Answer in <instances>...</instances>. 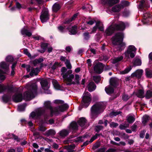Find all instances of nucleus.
<instances>
[{
	"label": "nucleus",
	"mask_w": 152,
	"mask_h": 152,
	"mask_svg": "<svg viewBox=\"0 0 152 152\" xmlns=\"http://www.w3.org/2000/svg\"><path fill=\"white\" fill-rule=\"evenodd\" d=\"M37 85L35 83L31 85L28 88V91L24 92L23 94L21 93H15L12 96L13 101L18 103L21 102L23 99L26 101H29L34 98L37 95Z\"/></svg>",
	"instance_id": "nucleus-1"
},
{
	"label": "nucleus",
	"mask_w": 152,
	"mask_h": 152,
	"mask_svg": "<svg viewBox=\"0 0 152 152\" xmlns=\"http://www.w3.org/2000/svg\"><path fill=\"white\" fill-rule=\"evenodd\" d=\"M104 105L101 103L97 102L94 104L91 107V118L95 119L104 111Z\"/></svg>",
	"instance_id": "nucleus-2"
},
{
	"label": "nucleus",
	"mask_w": 152,
	"mask_h": 152,
	"mask_svg": "<svg viewBox=\"0 0 152 152\" xmlns=\"http://www.w3.org/2000/svg\"><path fill=\"white\" fill-rule=\"evenodd\" d=\"M124 35L122 32H118L116 33L112 37L111 39L112 44L114 45H118L123 41Z\"/></svg>",
	"instance_id": "nucleus-3"
},
{
	"label": "nucleus",
	"mask_w": 152,
	"mask_h": 152,
	"mask_svg": "<svg viewBox=\"0 0 152 152\" xmlns=\"http://www.w3.org/2000/svg\"><path fill=\"white\" fill-rule=\"evenodd\" d=\"M81 104L83 107L87 108L91 101V96L88 92L84 93L82 97Z\"/></svg>",
	"instance_id": "nucleus-4"
},
{
	"label": "nucleus",
	"mask_w": 152,
	"mask_h": 152,
	"mask_svg": "<svg viewBox=\"0 0 152 152\" xmlns=\"http://www.w3.org/2000/svg\"><path fill=\"white\" fill-rule=\"evenodd\" d=\"M68 128L69 131L72 132V135L70 136L71 138H74L77 136V135H74L78 130V126L77 122L75 121H72L70 124Z\"/></svg>",
	"instance_id": "nucleus-5"
},
{
	"label": "nucleus",
	"mask_w": 152,
	"mask_h": 152,
	"mask_svg": "<svg viewBox=\"0 0 152 152\" xmlns=\"http://www.w3.org/2000/svg\"><path fill=\"white\" fill-rule=\"evenodd\" d=\"M6 90H7L8 93H14L18 91V89L12 85L4 86L0 84V93L4 92Z\"/></svg>",
	"instance_id": "nucleus-6"
},
{
	"label": "nucleus",
	"mask_w": 152,
	"mask_h": 152,
	"mask_svg": "<svg viewBox=\"0 0 152 152\" xmlns=\"http://www.w3.org/2000/svg\"><path fill=\"white\" fill-rule=\"evenodd\" d=\"M40 19L42 23L47 22L50 19L49 11L47 9L43 10L41 13Z\"/></svg>",
	"instance_id": "nucleus-7"
},
{
	"label": "nucleus",
	"mask_w": 152,
	"mask_h": 152,
	"mask_svg": "<svg viewBox=\"0 0 152 152\" xmlns=\"http://www.w3.org/2000/svg\"><path fill=\"white\" fill-rule=\"evenodd\" d=\"M94 64V69L95 72L98 74H101L103 71L104 65L103 63L99 62H96Z\"/></svg>",
	"instance_id": "nucleus-8"
},
{
	"label": "nucleus",
	"mask_w": 152,
	"mask_h": 152,
	"mask_svg": "<svg viewBox=\"0 0 152 152\" xmlns=\"http://www.w3.org/2000/svg\"><path fill=\"white\" fill-rule=\"evenodd\" d=\"M102 3L104 5L108 4L109 6L112 7L114 5L118 3L120 0H101Z\"/></svg>",
	"instance_id": "nucleus-9"
},
{
	"label": "nucleus",
	"mask_w": 152,
	"mask_h": 152,
	"mask_svg": "<svg viewBox=\"0 0 152 152\" xmlns=\"http://www.w3.org/2000/svg\"><path fill=\"white\" fill-rule=\"evenodd\" d=\"M113 26L115 31H123L125 29L126 27L125 24L123 22L115 24Z\"/></svg>",
	"instance_id": "nucleus-10"
},
{
	"label": "nucleus",
	"mask_w": 152,
	"mask_h": 152,
	"mask_svg": "<svg viewBox=\"0 0 152 152\" xmlns=\"http://www.w3.org/2000/svg\"><path fill=\"white\" fill-rule=\"evenodd\" d=\"M139 8L140 9H143L144 8L148 9L150 7V5L149 3L146 0H142L140 2L139 5Z\"/></svg>",
	"instance_id": "nucleus-11"
},
{
	"label": "nucleus",
	"mask_w": 152,
	"mask_h": 152,
	"mask_svg": "<svg viewBox=\"0 0 152 152\" xmlns=\"http://www.w3.org/2000/svg\"><path fill=\"white\" fill-rule=\"evenodd\" d=\"M143 71L142 69H138L135 72L132 73L131 75L132 77H136L138 79L141 78L142 75Z\"/></svg>",
	"instance_id": "nucleus-12"
},
{
	"label": "nucleus",
	"mask_w": 152,
	"mask_h": 152,
	"mask_svg": "<svg viewBox=\"0 0 152 152\" xmlns=\"http://www.w3.org/2000/svg\"><path fill=\"white\" fill-rule=\"evenodd\" d=\"M115 31L114 26L111 25L109 26L105 30V33L107 36H110L114 33Z\"/></svg>",
	"instance_id": "nucleus-13"
},
{
	"label": "nucleus",
	"mask_w": 152,
	"mask_h": 152,
	"mask_svg": "<svg viewBox=\"0 0 152 152\" xmlns=\"http://www.w3.org/2000/svg\"><path fill=\"white\" fill-rule=\"evenodd\" d=\"M143 20L142 21V22L144 24L150 21L149 19L152 18V15L149 13H146L143 14Z\"/></svg>",
	"instance_id": "nucleus-14"
},
{
	"label": "nucleus",
	"mask_w": 152,
	"mask_h": 152,
	"mask_svg": "<svg viewBox=\"0 0 152 152\" xmlns=\"http://www.w3.org/2000/svg\"><path fill=\"white\" fill-rule=\"evenodd\" d=\"M110 86L113 88H116L119 85L118 80L114 77L111 78L110 80Z\"/></svg>",
	"instance_id": "nucleus-15"
},
{
	"label": "nucleus",
	"mask_w": 152,
	"mask_h": 152,
	"mask_svg": "<svg viewBox=\"0 0 152 152\" xmlns=\"http://www.w3.org/2000/svg\"><path fill=\"white\" fill-rule=\"evenodd\" d=\"M145 92L143 89H139L134 92L135 94L138 98H143L145 97Z\"/></svg>",
	"instance_id": "nucleus-16"
},
{
	"label": "nucleus",
	"mask_w": 152,
	"mask_h": 152,
	"mask_svg": "<svg viewBox=\"0 0 152 152\" xmlns=\"http://www.w3.org/2000/svg\"><path fill=\"white\" fill-rule=\"evenodd\" d=\"M0 68L4 69V71H6L7 72L9 69V64L5 61H2L0 63Z\"/></svg>",
	"instance_id": "nucleus-17"
},
{
	"label": "nucleus",
	"mask_w": 152,
	"mask_h": 152,
	"mask_svg": "<svg viewBox=\"0 0 152 152\" xmlns=\"http://www.w3.org/2000/svg\"><path fill=\"white\" fill-rule=\"evenodd\" d=\"M96 86L95 83L93 81H91L89 83L88 90L90 92H91L94 91L96 88Z\"/></svg>",
	"instance_id": "nucleus-18"
},
{
	"label": "nucleus",
	"mask_w": 152,
	"mask_h": 152,
	"mask_svg": "<svg viewBox=\"0 0 152 152\" xmlns=\"http://www.w3.org/2000/svg\"><path fill=\"white\" fill-rule=\"evenodd\" d=\"M40 83L42 88L44 90H45V88H48V82L46 79L42 80L40 82Z\"/></svg>",
	"instance_id": "nucleus-19"
},
{
	"label": "nucleus",
	"mask_w": 152,
	"mask_h": 152,
	"mask_svg": "<svg viewBox=\"0 0 152 152\" xmlns=\"http://www.w3.org/2000/svg\"><path fill=\"white\" fill-rule=\"evenodd\" d=\"M39 71L40 70L38 67L36 68H32L31 71L29 73V75L31 77L34 76V74L35 75H37Z\"/></svg>",
	"instance_id": "nucleus-20"
},
{
	"label": "nucleus",
	"mask_w": 152,
	"mask_h": 152,
	"mask_svg": "<svg viewBox=\"0 0 152 152\" xmlns=\"http://www.w3.org/2000/svg\"><path fill=\"white\" fill-rule=\"evenodd\" d=\"M69 131L66 129H63L59 132V134L62 137H65L69 134Z\"/></svg>",
	"instance_id": "nucleus-21"
},
{
	"label": "nucleus",
	"mask_w": 152,
	"mask_h": 152,
	"mask_svg": "<svg viewBox=\"0 0 152 152\" xmlns=\"http://www.w3.org/2000/svg\"><path fill=\"white\" fill-rule=\"evenodd\" d=\"M86 122V120L84 117H81L77 121V123L81 127L83 126Z\"/></svg>",
	"instance_id": "nucleus-22"
},
{
	"label": "nucleus",
	"mask_w": 152,
	"mask_h": 152,
	"mask_svg": "<svg viewBox=\"0 0 152 152\" xmlns=\"http://www.w3.org/2000/svg\"><path fill=\"white\" fill-rule=\"evenodd\" d=\"M69 107V106L66 104H64L62 105L59 106L58 109L60 111L64 112L65 110L67 109Z\"/></svg>",
	"instance_id": "nucleus-23"
},
{
	"label": "nucleus",
	"mask_w": 152,
	"mask_h": 152,
	"mask_svg": "<svg viewBox=\"0 0 152 152\" xmlns=\"http://www.w3.org/2000/svg\"><path fill=\"white\" fill-rule=\"evenodd\" d=\"M77 26L76 25L72 26L70 29L69 30V32L70 33L71 35H75L77 33Z\"/></svg>",
	"instance_id": "nucleus-24"
},
{
	"label": "nucleus",
	"mask_w": 152,
	"mask_h": 152,
	"mask_svg": "<svg viewBox=\"0 0 152 152\" xmlns=\"http://www.w3.org/2000/svg\"><path fill=\"white\" fill-rule=\"evenodd\" d=\"M61 7L59 4L55 3L52 7L53 11L55 13H56L60 9Z\"/></svg>",
	"instance_id": "nucleus-25"
},
{
	"label": "nucleus",
	"mask_w": 152,
	"mask_h": 152,
	"mask_svg": "<svg viewBox=\"0 0 152 152\" xmlns=\"http://www.w3.org/2000/svg\"><path fill=\"white\" fill-rule=\"evenodd\" d=\"M105 90L106 93L108 94H113L114 91V88L110 86L108 87H106Z\"/></svg>",
	"instance_id": "nucleus-26"
},
{
	"label": "nucleus",
	"mask_w": 152,
	"mask_h": 152,
	"mask_svg": "<svg viewBox=\"0 0 152 152\" xmlns=\"http://www.w3.org/2000/svg\"><path fill=\"white\" fill-rule=\"evenodd\" d=\"M21 33L23 35H26L28 37H30L32 35V33L28 31L25 28H23L21 31Z\"/></svg>",
	"instance_id": "nucleus-27"
},
{
	"label": "nucleus",
	"mask_w": 152,
	"mask_h": 152,
	"mask_svg": "<svg viewBox=\"0 0 152 152\" xmlns=\"http://www.w3.org/2000/svg\"><path fill=\"white\" fill-rule=\"evenodd\" d=\"M126 57L127 58H129V56L132 58H134L135 54L133 52H131L128 50H126L125 53Z\"/></svg>",
	"instance_id": "nucleus-28"
},
{
	"label": "nucleus",
	"mask_w": 152,
	"mask_h": 152,
	"mask_svg": "<svg viewBox=\"0 0 152 152\" xmlns=\"http://www.w3.org/2000/svg\"><path fill=\"white\" fill-rule=\"evenodd\" d=\"M51 102L50 101H47L45 102L44 105L46 109H49L50 110V111H52L53 107L51 105Z\"/></svg>",
	"instance_id": "nucleus-29"
},
{
	"label": "nucleus",
	"mask_w": 152,
	"mask_h": 152,
	"mask_svg": "<svg viewBox=\"0 0 152 152\" xmlns=\"http://www.w3.org/2000/svg\"><path fill=\"white\" fill-rule=\"evenodd\" d=\"M11 99V96H9L7 94H4L2 96V99L3 101L5 103H7L10 101Z\"/></svg>",
	"instance_id": "nucleus-30"
},
{
	"label": "nucleus",
	"mask_w": 152,
	"mask_h": 152,
	"mask_svg": "<svg viewBox=\"0 0 152 152\" xmlns=\"http://www.w3.org/2000/svg\"><path fill=\"white\" fill-rule=\"evenodd\" d=\"M145 75L148 78H151L152 77V70L147 68L145 69Z\"/></svg>",
	"instance_id": "nucleus-31"
},
{
	"label": "nucleus",
	"mask_w": 152,
	"mask_h": 152,
	"mask_svg": "<svg viewBox=\"0 0 152 152\" xmlns=\"http://www.w3.org/2000/svg\"><path fill=\"white\" fill-rule=\"evenodd\" d=\"M145 97L146 99H149L152 98V91L150 90L147 91L145 95Z\"/></svg>",
	"instance_id": "nucleus-32"
},
{
	"label": "nucleus",
	"mask_w": 152,
	"mask_h": 152,
	"mask_svg": "<svg viewBox=\"0 0 152 152\" xmlns=\"http://www.w3.org/2000/svg\"><path fill=\"white\" fill-rule=\"evenodd\" d=\"M121 10V7L119 5H116L112 7V11L113 12H118Z\"/></svg>",
	"instance_id": "nucleus-33"
},
{
	"label": "nucleus",
	"mask_w": 152,
	"mask_h": 152,
	"mask_svg": "<svg viewBox=\"0 0 152 152\" xmlns=\"http://www.w3.org/2000/svg\"><path fill=\"white\" fill-rule=\"evenodd\" d=\"M7 72L6 71H4L3 70L0 69V80L3 81L6 78L5 76L3 74H7Z\"/></svg>",
	"instance_id": "nucleus-34"
},
{
	"label": "nucleus",
	"mask_w": 152,
	"mask_h": 152,
	"mask_svg": "<svg viewBox=\"0 0 152 152\" xmlns=\"http://www.w3.org/2000/svg\"><path fill=\"white\" fill-rule=\"evenodd\" d=\"M142 64L141 60L139 58H137L134 61L133 64L134 66H140Z\"/></svg>",
	"instance_id": "nucleus-35"
},
{
	"label": "nucleus",
	"mask_w": 152,
	"mask_h": 152,
	"mask_svg": "<svg viewBox=\"0 0 152 152\" xmlns=\"http://www.w3.org/2000/svg\"><path fill=\"white\" fill-rule=\"evenodd\" d=\"M8 137L10 138L14 139L15 140H16L17 142H20V139L18 138V136L15 135L14 134H9L8 135Z\"/></svg>",
	"instance_id": "nucleus-36"
},
{
	"label": "nucleus",
	"mask_w": 152,
	"mask_h": 152,
	"mask_svg": "<svg viewBox=\"0 0 152 152\" xmlns=\"http://www.w3.org/2000/svg\"><path fill=\"white\" fill-rule=\"evenodd\" d=\"M26 106V103H24L18 106V109L19 111H24Z\"/></svg>",
	"instance_id": "nucleus-37"
},
{
	"label": "nucleus",
	"mask_w": 152,
	"mask_h": 152,
	"mask_svg": "<svg viewBox=\"0 0 152 152\" xmlns=\"http://www.w3.org/2000/svg\"><path fill=\"white\" fill-rule=\"evenodd\" d=\"M149 116L147 115H145L143 116L142 122L144 126L146 125L147 123L149 121Z\"/></svg>",
	"instance_id": "nucleus-38"
},
{
	"label": "nucleus",
	"mask_w": 152,
	"mask_h": 152,
	"mask_svg": "<svg viewBox=\"0 0 152 152\" xmlns=\"http://www.w3.org/2000/svg\"><path fill=\"white\" fill-rule=\"evenodd\" d=\"M45 133L47 136H49L50 135H55L56 134V132L54 130L50 129L47 131Z\"/></svg>",
	"instance_id": "nucleus-39"
},
{
	"label": "nucleus",
	"mask_w": 152,
	"mask_h": 152,
	"mask_svg": "<svg viewBox=\"0 0 152 152\" xmlns=\"http://www.w3.org/2000/svg\"><path fill=\"white\" fill-rule=\"evenodd\" d=\"M132 68L131 66L127 67L124 70L120 72L121 74H125L128 73L132 69Z\"/></svg>",
	"instance_id": "nucleus-40"
},
{
	"label": "nucleus",
	"mask_w": 152,
	"mask_h": 152,
	"mask_svg": "<svg viewBox=\"0 0 152 152\" xmlns=\"http://www.w3.org/2000/svg\"><path fill=\"white\" fill-rule=\"evenodd\" d=\"M126 120L127 122L130 124L132 123L135 120V118L132 116L127 117Z\"/></svg>",
	"instance_id": "nucleus-41"
},
{
	"label": "nucleus",
	"mask_w": 152,
	"mask_h": 152,
	"mask_svg": "<svg viewBox=\"0 0 152 152\" xmlns=\"http://www.w3.org/2000/svg\"><path fill=\"white\" fill-rule=\"evenodd\" d=\"M83 39L84 40L88 41L90 38V36L89 35V33L88 32H84L83 34Z\"/></svg>",
	"instance_id": "nucleus-42"
},
{
	"label": "nucleus",
	"mask_w": 152,
	"mask_h": 152,
	"mask_svg": "<svg viewBox=\"0 0 152 152\" xmlns=\"http://www.w3.org/2000/svg\"><path fill=\"white\" fill-rule=\"evenodd\" d=\"M136 50L137 49L133 45H129L127 50L131 52H136Z\"/></svg>",
	"instance_id": "nucleus-43"
},
{
	"label": "nucleus",
	"mask_w": 152,
	"mask_h": 152,
	"mask_svg": "<svg viewBox=\"0 0 152 152\" xmlns=\"http://www.w3.org/2000/svg\"><path fill=\"white\" fill-rule=\"evenodd\" d=\"M53 83L55 88L57 90H60L61 86L58 84L57 81L55 80L53 81Z\"/></svg>",
	"instance_id": "nucleus-44"
},
{
	"label": "nucleus",
	"mask_w": 152,
	"mask_h": 152,
	"mask_svg": "<svg viewBox=\"0 0 152 152\" xmlns=\"http://www.w3.org/2000/svg\"><path fill=\"white\" fill-rule=\"evenodd\" d=\"M121 113V112L120 111H119L118 112L113 111L110 113V117H113V116H116L117 115L120 114Z\"/></svg>",
	"instance_id": "nucleus-45"
},
{
	"label": "nucleus",
	"mask_w": 152,
	"mask_h": 152,
	"mask_svg": "<svg viewBox=\"0 0 152 152\" xmlns=\"http://www.w3.org/2000/svg\"><path fill=\"white\" fill-rule=\"evenodd\" d=\"M123 59V57L121 56L119 57L114 59L113 61V64H115L118 62L121 61Z\"/></svg>",
	"instance_id": "nucleus-46"
},
{
	"label": "nucleus",
	"mask_w": 152,
	"mask_h": 152,
	"mask_svg": "<svg viewBox=\"0 0 152 152\" xmlns=\"http://www.w3.org/2000/svg\"><path fill=\"white\" fill-rule=\"evenodd\" d=\"M93 78L94 80L96 83H98L100 81L101 77L100 76H93Z\"/></svg>",
	"instance_id": "nucleus-47"
},
{
	"label": "nucleus",
	"mask_w": 152,
	"mask_h": 152,
	"mask_svg": "<svg viewBox=\"0 0 152 152\" xmlns=\"http://www.w3.org/2000/svg\"><path fill=\"white\" fill-rule=\"evenodd\" d=\"M108 122V120L107 119H104V121L103 120H101L99 121L98 124H104V126L106 127L107 125Z\"/></svg>",
	"instance_id": "nucleus-48"
},
{
	"label": "nucleus",
	"mask_w": 152,
	"mask_h": 152,
	"mask_svg": "<svg viewBox=\"0 0 152 152\" xmlns=\"http://www.w3.org/2000/svg\"><path fill=\"white\" fill-rule=\"evenodd\" d=\"M40 44V46L41 48L45 50H46L49 45L48 43H45L44 42H41Z\"/></svg>",
	"instance_id": "nucleus-49"
},
{
	"label": "nucleus",
	"mask_w": 152,
	"mask_h": 152,
	"mask_svg": "<svg viewBox=\"0 0 152 152\" xmlns=\"http://www.w3.org/2000/svg\"><path fill=\"white\" fill-rule=\"evenodd\" d=\"M59 111L58 109V108L57 109H56L55 110H54L53 109V108H52V112L51 111H50V116L51 117L53 116L54 114H58L59 113Z\"/></svg>",
	"instance_id": "nucleus-50"
},
{
	"label": "nucleus",
	"mask_w": 152,
	"mask_h": 152,
	"mask_svg": "<svg viewBox=\"0 0 152 152\" xmlns=\"http://www.w3.org/2000/svg\"><path fill=\"white\" fill-rule=\"evenodd\" d=\"M130 97L128 95L124 94L122 96V99L124 101H127L130 98Z\"/></svg>",
	"instance_id": "nucleus-51"
},
{
	"label": "nucleus",
	"mask_w": 152,
	"mask_h": 152,
	"mask_svg": "<svg viewBox=\"0 0 152 152\" xmlns=\"http://www.w3.org/2000/svg\"><path fill=\"white\" fill-rule=\"evenodd\" d=\"M97 22H99V24L98 26V28L99 30L101 31H104V27L103 24L101 23L100 21H98Z\"/></svg>",
	"instance_id": "nucleus-52"
},
{
	"label": "nucleus",
	"mask_w": 152,
	"mask_h": 152,
	"mask_svg": "<svg viewBox=\"0 0 152 152\" xmlns=\"http://www.w3.org/2000/svg\"><path fill=\"white\" fill-rule=\"evenodd\" d=\"M103 128V126L101 125H97L95 127V131L98 133Z\"/></svg>",
	"instance_id": "nucleus-53"
},
{
	"label": "nucleus",
	"mask_w": 152,
	"mask_h": 152,
	"mask_svg": "<svg viewBox=\"0 0 152 152\" xmlns=\"http://www.w3.org/2000/svg\"><path fill=\"white\" fill-rule=\"evenodd\" d=\"M6 61L10 62H12L14 61L13 57L11 56H7L6 58Z\"/></svg>",
	"instance_id": "nucleus-54"
},
{
	"label": "nucleus",
	"mask_w": 152,
	"mask_h": 152,
	"mask_svg": "<svg viewBox=\"0 0 152 152\" xmlns=\"http://www.w3.org/2000/svg\"><path fill=\"white\" fill-rule=\"evenodd\" d=\"M82 137L81 136H80L76 138L74 140V142H75L76 143L77 142H78L80 141L82 142L84 141L82 139Z\"/></svg>",
	"instance_id": "nucleus-55"
},
{
	"label": "nucleus",
	"mask_w": 152,
	"mask_h": 152,
	"mask_svg": "<svg viewBox=\"0 0 152 152\" xmlns=\"http://www.w3.org/2000/svg\"><path fill=\"white\" fill-rule=\"evenodd\" d=\"M99 24V22H96V23L95 26H94L91 32L93 33L95 32L96 31L97 29L98 28V26Z\"/></svg>",
	"instance_id": "nucleus-56"
},
{
	"label": "nucleus",
	"mask_w": 152,
	"mask_h": 152,
	"mask_svg": "<svg viewBox=\"0 0 152 152\" xmlns=\"http://www.w3.org/2000/svg\"><path fill=\"white\" fill-rule=\"evenodd\" d=\"M121 3L123 4L125 7H128L130 4V2L128 1L125 0H122L121 1Z\"/></svg>",
	"instance_id": "nucleus-57"
},
{
	"label": "nucleus",
	"mask_w": 152,
	"mask_h": 152,
	"mask_svg": "<svg viewBox=\"0 0 152 152\" xmlns=\"http://www.w3.org/2000/svg\"><path fill=\"white\" fill-rule=\"evenodd\" d=\"M118 125V124L115 123L113 122H111L110 124V127L116 128Z\"/></svg>",
	"instance_id": "nucleus-58"
},
{
	"label": "nucleus",
	"mask_w": 152,
	"mask_h": 152,
	"mask_svg": "<svg viewBox=\"0 0 152 152\" xmlns=\"http://www.w3.org/2000/svg\"><path fill=\"white\" fill-rule=\"evenodd\" d=\"M66 26H60L58 27V28L59 31L63 33L64 32V30L65 29Z\"/></svg>",
	"instance_id": "nucleus-59"
},
{
	"label": "nucleus",
	"mask_w": 152,
	"mask_h": 152,
	"mask_svg": "<svg viewBox=\"0 0 152 152\" xmlns=\"http://www.w3.org/2000/svg\"><path fill=\"white\" fill-rule=\"evenodd\" d=\"M59 65V64L58 62H55L51 67V69L53 70H55L57 67Z\"/></svg>",
	"instance_id": "nucleus-60"
},
{
	"label": "nucleus",
	"mask_w": 152,
	"mask_h": 152,
	"mask_svg": "<svg viewBox=\"0 0 152 152\" xmlns=\"http://www.w3.org/2000/svg\"><path fill=\"white\" fill-rule=\"evenodd\" d=\"M79 76L78 75H75V80L76 82L77 85H79L80 83L79 82Z\"/></svg>",
	"instance_id": "nucleus-61"
},
{
	"label": "nucleus",
	"mask_w": 152,
	"mask_h": 152,
	"mask_svg": "<svg viewBox=\"0 0 152 152\" xmlns=\"http://www.w3.org/2000/svg\"><path fill=\"white\" fill-rule=\"evenodd\" d=\"M54 103L57 104H63L64 103V102L62 100L56 99L54 100Z\"/></svg>",
	"instance_id": "nucleus-62"
},
{
	"label": "nucleus",
	"mask_w": 152,
	"mask_h": 152,
	"mask_svg": "<svg viewBox=\"0 0 152 152\" xmlns=\"http://www.w3.org/2000/svg\"><path fill=\"white\" fill-rule=\"evenodd\" d=\"M96 37V40L97 42H99L100 39L102 37L101 35L99 33L95 35Z\"/></svg>",
	"instance_id": "nucleus-63"
},
{
	"label": "nucleus",
	"mask_w": 152,
	"mask_h": 152,
	"mask_svg": "<svg viewBox=\"0 0 152 152\" xmlns=\"http://www.w3.org/2000/svg\"><path fill=\"white\" fill-rule=\"evenodd\" d=\"M106 149L105 147L100 148L97 150L96 152H105Z\"/></svg>",
	"instance_id": "nucleus-64"
}]
</instances>
